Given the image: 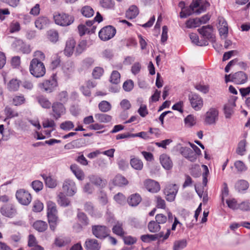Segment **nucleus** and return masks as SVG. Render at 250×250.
I'll list each match as a JSON object with an SVG mask.
<instances>
[{
    "label": "nucleus",
    "instance_id": "nucleus-1",
    "mask_svg": "<svg viewBox=\"0 0 250 250\" xmlns=\"http://www.w3.org/2000/svg\"><path fill=\"white\" fill-rule=\"evenodd\" d=\"M209 5V3L205 0H193L189 7L182 9L180 17L186 18L194 13L199 14L205 11Z\"/></svg>",
    "mask_w": 250,
    "mask_h": 250
},
{
    "label": "nucleus",
    "instance_id": "nucleus-2",
    "mask_svg": "<svg viewBox=\"0 0 250 250\" xmlns=\"http://www.w3.org/2000/svg\"><path fill=\"white\" fill-rule=\"evenodd\" d=\"M47 216L50 229L54 231L56 229L59 219L57 206L55 203L50 201L47 203Z\"/></svg>",
    "mask_w": 250,
    "mask_h": 250
},
{
    "label": "nucleus",
    "instance_id": "nucleus-3",
    "mask_svg": "<svg viewBox=\"0 0 250 250\" xmlns=\"http://www.w3.org/2000/svg\"><path fill=\"white\" fill-rule=\"evenodd\" d=\"M29 71L34 77L40 78L45 75L46 69L43 62L32 60L30 63Z\"/></svg>",
    "mask_w": 250,
    "mask_h": 250
},
{
    "label": "nucleus",
    "instance_id": "nucleus-4",
    "mask_svg": "<svg viewBox=\"0 0 250 250\" xmlns=\"http://www.w3.org/2000/svg\"><path fill=\"white\" fill-rule=\"evenodd\" d=\"M57 86L58 82L55 74H53L49 79L45 80L39 83L40 89L47 93L52 92Z\"/></svg>",
    "mask_w": 250,
    "mask_h": 250
},
{
    "label": "nucleus",
    "instance_id": "nucleus-5",
    "mask_svg": "<svg viewBox=\"0 0 250 250\" xmlns=\"http://www.w3.org/2000/svg\"><path fill=\"white\" fill-rule=\"evenodd\" d=\"M53 19L56 24L62 26H68L74 21L73 16L64 13H55Z\"/></svg>",
    "mask_w": 250,
    "mask_h": 250
},
{
    "label": "nucleus",
    "instance_id": "nucleus-6",
    "mask_svg": "<svg viewBox=\"0 0 250 250\" xmlns=\"http://www.w3.org/2000/svg\"><path fill=\"white\" fill-rule=\"evenodd\" d=\"M116 33V29L111 25L106 26L102 28L99 32V37L103 41L112 39Z\"/></svg>",
    "mask_w": 250,
    "mask_h": 250
},
{
    "label": "nucleus",
    "instance_id": "nucleus-7",
    "mask_svg": "<svg viewBox=\"0 0 250 250\" xmlns=\"http://www.w3.org/2000/svg\"><path fill=\"white\" fill-rule=\"evenodd\" d=\"M62 189L64 193L69 196H72L77 192L75 183L69 179H66L63 181Z\"/></svg>",
    "mask_w": 250,
    "mask_h": 250
},
{
    "label": "nucleus",
    "instance_id": "nucleus-8",
    "mask_svg": "<svg viewBox=\"0 0 250 250\" xmlns=\"http://www.w3.org/2000/svg\"><path fill=\"white\" fill-rule=\"evenodd\" d=\"M16 196L18 202L24 206L28 205L32 200L31 194L23 189L18 190L16 192Z\"/></svg>",
    "mask_w": 250,
    "mask_h": 250
},
{
    "label": "nucleus",
    "instance_id": "nucleus-9",
    "mask_svg": "<svg viewBox=\"0 0 250 250\" xmlns=\"http://www.w3.org/2000/svg\"><path fill=\"white\" fill-rule=\"evenodd\" d=\"M169 235H142L141 239L145 243H153L159 246L167 240Z\"/></svg>",
    "mask_w": 250,
    "mask_h": 250
},
{
    "label": "nucleus",
    "instance_id": "nucleus-10",
    "mask_svg": "<svg viewBox=\"0 0 250 250\" xmlns=\"http://www.w3.org/2000/svg\"><path fill=\"white\" fill-rule=\"evenodd\" d=\"M178 190V187L175 184H169L165 188L164 192L167 201L172 202L175 199Z\"/></svg>",
    "mask_w": 250,
    "mask_h": 250
},
{
    "label": "nucleus",
    "instance_id": "nucleus-11",
    "mask_svg": "<svg viewBox=\"0 0 250 250\" xmlns=\"http://www.w3.org/2000/svg\"><path fill=\"white\" fill-rule=\"evenodd\" d=\"M188 100L191 106L195 110H200L203 105V99L198 94L191 93L188 95Z\"/></svg>",
    "mask_w": 250,
    "mask_h": 250
},
{
    "label": "nucleus",
    "instance_id": "nucleus-12",
    "mask_svg": "<svg viewBox=\"0 0 250 250\" xmlns=\"http://www.w3.org/2000/svg\"><path fill=\"white\" fill-rule=\"evenodd\" d=\"M53 116L58 119L65 113V108L63 104L59 102H55L51 104Z\"/></svg>",
    "mask_w": 250,
    "mask_h": 250
},
{
    "label": "nucleus",
    "instance_id": "nucleus-13",
    "mask_svg": "<svg viewBox=\"0 0 250 250\" xmlns=\"http://www.w3.org/2000/svg\"><path fill=\"white\" fill-rule=\"evenodd\" d=\"M0 212L5 217H12L16 213V208L13 204L7 203L0 208Z\"/></svg>",
    "mask_w": 250,
    "mask_h": 250
},
{
    "label": "nucleus",
    "instance_id": "nucleus-14",
    "mask_svg": "<svg viewBox=\"0 0 250 250\" xmlns=\"http://www.w3.org/2000/svg\"><path fill=\"white\" fill-rule=\"evenodd\" d=\"M198 31L204 38L210 40L211 42L215 41V37L212 33L213 28L211 25L203 26L202 28H199Z\"/></svg>",
    "mask_w": 250,
    "mask_h": 250
},
{
    "label": "nucleus",
    "instance_id": "nucleus-15",
    "mask_svg": "<svg viewBox=\"0 0 250 250\" xmlns=\"http://www.w3.org/2000/svg\"><path fill=\"white\" fill-rule=\"evenodd\" d=\"M218 111L214 108H211L206 114L205 123L208 125L215 123L218 120Z\"/></svg>",
    "mask_w": 250,
    "mask_h": 250
},
{
    "label": "nucleus",
    "instance_id": "nucleus-16",
    "mask_svg": "<svg viewBox=\"0 0 250 250\" xmlns=\"http://www.w3.org/2000/svg\"><path fill=\"white\" fill-rule=\"evenodd\" d=\"M181 154L186 159L190 162H195L197 158L196 156V153L189 147H182L180 149Z\"/></svg>",
    "mask_w": 250,
    "mask_h": 250
},
{
    "label": "nucleus",
    "instance_id": "nucleus-17",
    "mask_svg": "<svg viewBox=\"0 0 250 250\" xmlns=\"http://www.w3.org/2000/svg\"><path fill=\"white\" fill-rule=\"evenodd\" d=\"M144 186L148 191L152 193H156L160 189L158 182L151 179H147L144 182Z\"/></svg>",
    "mask_w": 250,
    "mask_h": 250
},
{
    "label": "nucleus",
    "instance_id": "nucleus-18",
    "mask_svg": "<svg viewBox=\"0 0 250 250\" xmlns=\"http://www.w3.org/2000/svg\"><path fill=\"white\" fill-rule=\"evenodd\" d=\"M248 80V76L243 71H238L232 74L231 82L237 84H243Z\"/></svg>",
    "mask_w": 250,
    "mask_h": 250
},
{
    "label": "nucleus",
    "instance_id": "nucleus-19",
    "mask_svg": "<svg viewBox=\"0 0 250 250\" xmlns=\"http://www.w3.org/2000/svg\"><path fill=\"white\" fill-rule=\"evenodd\" d=\"M160 161L163 167L167 170L170 169L173 167V163L167 154H162L160 157Z\"/></svg>",
    "mask_w": 250,
    "mask_h": 250
},
{
    "label": "nucleus",
    "instance_id": "nucleus-20",
    "mask_svg": "<svg viewBox=\"0 0 250 250\" xmlns=\"http://www.w3.org/2000/svg\"><path fill=\"white\" fill-rule=\"evenodd\" d=\"M218 30L221 36H224L225 38L228 34V24L225 19L223 18H219L218 19Z\"/></svg>",
    "mask_w": 250,
    "mask_h": 250
},
{
    "label": "nucleus",
    "instance_id": "nucleus-21",
    "mask_svg": "<svg viewBox=\"0 0 250 250\" xmlns=\"http://www.w3.org/2000/svg\"><path fill=\"white\" fill-rule=\"evenodd\" d=\"M93 234H108L109 229L104 225H93L91 227Z\"/></svg>",
    "mask_w": 250,
    "mask_h": 250
},
{
    "label": "nucleus",
    "instance_id": "nucleus-22",
    "mask_svg": "<svg viewBox=\"0 0 250 250\" xmlns=\"http://www.w3.org/2000/svg\"><path fill=\"white\" fill-rule=\"evenodd\" d=\"M86 250H100L101 246L96 239H87L85 242Z\"/></svg>",
    "mask_w": 250,
    "mask_h": 250
},
{
    "label": "nucleus",
    "instance_id": "nucleus-23",
    "mask_svg": "<svg viewBox=\"0 0 250 250\" xmlns=\"http://www.w3.org/2000/svg\"><path fill=\"white\" fill-rule=\"evenodd\" d=\"M75 44L76 42L73 39H69L66 41L65 48L64 50L65 55L70 56L72 55Z\"/></svg>",
    "mask_w": 250,
    "mask_h": 250
},
{
    "label": "nucleus",
    "instance_id": "nucleus-24",
    "mask_svg": "<svg viewBox=\"0 0 250 250\" xmlns=\"http://www.w3.org/2000/svg\"><path fill=\"white\" fill-rule=\"evenodd\" d=\"M49 23V20L46 17L40 16L35 21L36 28L40 30L44 28Z\"/></svg>",
    "mask_w": 250,
    "mask_h": 250
},
{
    "label": "nucleus",
    "instance_id": "nucleus-25",
    "mask_svg": "<svg viewBox=\"0 0 250 250\" xmlns=\"http://www.w3.org/2000/svg\"><path fill=\"white\" fill-rule=\"evenodd\" d=\"M71 242V239L68 237L63 235H59L56 238L54 244L58 247H62L68 244Z\"/></svg>",
    "mask_w": 250,
    "mask_h": 250
},
{
    "label": "nucleus",
    "instance_id": "nucleus-26",
    "mask_svg": "<svg viewBox=\"0 0 250 250\" xmlns=\"http://www.w3.org/2000/svg\"><path fill=\"white\" fill-rule=\"evenodd\" d=\"M70 169L78 179L79 180H83L84 179V172L78 165L76 164L72 165L70 166Z\"/></svg>",
    "mask_w": 250,
    "mask_h": 250
},
{
    "label": "nucleus",
    "instance_id": "nucleus-27",
    "mask_svg": "<svg viewBox=\"0 0 250 250\" xmlns=\"http://www.w3.org/2000/svg\"><path fill=\"white\" fill-rule=\"evenodd\" d=\"M88 178L91 183L96 186L103 187L105 185V181L97 175H90Z\"/></svg>",
    "mask_w": 250,
    "mask_h": 250
},
{
    "label": "nucleus",
    "instance_id": "nucleus-28",
    "mask_svg": "<svg viewBox=\"0 0 250 250\" xmlns=\"http://www.w3.org/2000/svg\"><path fill=\"white\" fill-rule=\"evenodd\" d=\"M141 197L139 194L135 193L132 194L128 198L127 202L128 204L132 207H136L141 202Z\"/></svg>",
    "mask_w": 250,
    "mask_h": 250
},
{
    "label": "nucleus",
    "instance_id": "nucleus-29",
    "mask_svg": "<svg viewBox=\"0 0 250 250\" xmlns=\"http://www.w3.org/2000/svg\"><path fill=\"white\" fill-rule=\"evenodd\" d=\"M4 112L6 116V119H12L19 116L18 111L8 106L5 107Z\"/></svg>",
    "mask_w": 250,
    "mask_h": 250
},
{
    "label": "nucleus",
    "instance_id": "nucleus-30",
    "mask_svg": "<svg viewBox=\"0 0 250 250\" xmlns=\"http://www.w3.org/2000/svg\"><path fill=\"white\" fill-rule=\"evenodd\" d=\"M113 183L115 186L122 187L128 184V181L124 176L121 175H117L113 179Z\"/></svg>",
    "mask_w": 250,
    "mask_h": 250
},
{
    "label": "nucleus",
    "instance_id": "nucleus-31",
    "mask_svg": "<svg viewBox=\"0 0 250 250\" xmlns=\"http://www.w3.org/2000/svg\"><path fill=\"white\" fill-rule=\"evenodd\" d=\"M139 14V10L135 5L131 6L126 12V17L129 19H133Z\"/></svg>",
    "mask_w": 250,
    "mask_h": 250
},
{
    "label": "nucleus",
    "instance_id": "nucleus-32",
    "mask_svg": "<svg viewBox=\"0 0 250 250\" xmlns=\"http://www.w3.org/2000/svg\"><path fill=\"white\" fill-rule=\"evenodd\" d=\"M33 226L35 229L41 232L45 231L48 227L47 224L42 220H38L35 222Z\"/></svg>",
    "mask_w": 250,
    "mask_h": 250
},
{
    "label": "nucleus",
    "instance_id": "nucleus-33",
    "mask_svg": "<svg viewBox=\"0 0 250 250\" xmlns=\"http://www.w3.org/2000/svg\"><path fill=\"white\" fill-rule=\"evenodd\" d=\"M77 217L82 226H86L89 224V220L88 217L84 212L80 211V209H78Z\"/></svg>",
    "mask_w": 250,
    "mask_h": 250
},
{
    "label": "nucleus",
    "instance_id": "nucleus-34",
    "mask_svg": "<svg viewBox=\"0 0 250 250\" xmlns=\"http://www.w3.org/2000/svg\"><path fill=\"white\" fill-rule=\"evenodd\" d=\"M57 201L58 204L62 207H67L70 204L69 199L62 192H60L58 194Z\"/></svg>",
    "mask_w": 250,
    "mask_h": 250
},
{
    "label": "nucleus",
    "instance_id": "nucleus-35",
    "mask_svg": "<svg viewBox=\"0 0 250 250\" xmlns=\"http://www.w3.org/2000/svg\"><path fill=\"white\" fill-rule=\"evenodd\" d=\"M187 246L186 239H180L175 241L174 242L173 250H182Z\"/></svg>",
    "mask_w": 250,
    "mask_h": 250
},
{
    "label": "nucleus",
    "instance_id": "nucleus-36",
    "mask_svg": "<svg viewBox=\"0 0 250 250\" xmlns=\"http://www.w3.org/2000/svg\"><path fill=\"white\" fill-rule=\"evenodd\" d=\"M95 118L100 122L107 123L112 120V117L109 115L102 113H97L95 115Z\"/></svg>",
    "mask_w": 250,
    "mask_h": 250
},
{
    "label": "nucleus",
    "instance_id": "nucleus-37",
    "mask_svg": "<svg viewBox=\"0 0 250 250\" xmlns=\"http://www.w3.org/2000/svg\"><path fill=\"white\" fill-rule=\"evenodd\" d=\"M43 179L44 180L46 186L50 188H54L57 186V181L52 178L51 176H47L45 175H42Z\"/></svg>",
    "mask_w": 250,
    "mask_h": 250
},
{
    "label": "nucleus",
    "instance_id": "nucleus-38",
    "mask_svg": "<svg viewBox=\"0 0 250 250\" xmlns=\"http://www.w3.org/2000/svg\"><path fill=\"white\" fill-rule=\"evenodd\" d=\"M39 104L44 108H49L51 106V103L49 100L43 96H40L37 98Z\"/></svg>",
    "mask_w": 250,
    "mask_h": 250
},
{
    "label": "nucleus",
    "instance_id": "nucleus-39",
    "mask_svg": "<svg viewBox=\"0 0 250 250\" xmlns=\"http://www.w3.org/2000/svg\"><path fill=\"white\" fill-rule=\"evenodd\" d=\"M131 167L135 169L140 170L143 167V163L142 161L136 158H132L130 161Z\"/></svg>",
    "mask_w": 250,
    "mask_h": 250
},
{
    "label": "nucleus",
    "instance_id": "nucleus-40",
    "mask_svg": "<svg viewBox=\"0 0 250 250\" xmlns=\"http://www.w3.org/2000/svg\"><path fill=\"white\" fill-rule=\"evenodd\" d=\"M20 81L17 79H12L8 83L7 88L11 91H17L20 87Z\"/></svg>",
    "mask_w": 250,
    "mask_h": 250
},
{
    "label": "nucleus",
    "instance_id": "nucleus-41",
    "mask_svg": "<svg viewBox=\"0 0 250 250\" xmlns=\"http://www.w3.org/2000/svg\"><path fill=\"white\" fill-rule=\"evenodd\" d=\"M81 12L82 15L86 18H90L93 16L94 13V10L92 8L88 5L83 7Z\"/></svg>",
    "mask_w": 250,
    "mask_h": 250
},
{
    "label": "nucleus",
    "instance_id": "nucleus-42",
    "mask_svg": "<svg viewBox=\"0 0 250 250\" xmlns=\"http://www.w3.org/2000/svg\"><path fill=\"white\" fill-rule=\"evenodd\" d=\"M100 5L104 9H111L114 7L115 2L113 0H101Z\"/></svg>",
    "mask_w": 250,
    "mask_h": 250
},
{
    "label": "nucleus",
    "instance_id": "nucleus-43",
    "mask_svg": "<svg viewBox=\"0 0 250 250\" xmlns=\"http://www.w3.org/2000/svg\"><path fill=\"white\" fill-rule=\"evenodd\" d=\"M98 107L102 112H106L111 109V105L109 102L103 101L99 104Z\"/></svg>",
    "mask_w": 250,
    "mask_h": 250
},
{
    "label": "nucleus",
    "instance_id": "nucleus-44",
    "mask_svg": "<svg viewBox=\"0 0 250 250\" xmlns=\"http://www.w3.org/2000/svg\"><path fill=\"white\" fill-rule=\"evenodd\" d=\"M112 231L115 234H124L125 231L123 227V223L118 222L113 226Z\"/></svg>",
    "mask_w": 250,
    "mask_h": 250
},
{
    "label": "nucleus",
    "instance_id": "nucleus-45",
    "mask_svg": "<svg viewBox=\"0 0 250 250\" xmlns=\"http://www.w3.org/2000/svg\"><path fill=\"white\" fill-rule=\"evenodd\" d=\"M246 146V141L245 140H241L238 145L236 149V153L240 155H243L245 152Z\"/></svg>",
    "mask_w": 250,
    "mask_h": 250
},
{
    "label": "nucleus",
    "instance_id": "nucleus-46",
    "mask_svg": "<svg viewBox=\"0 0 250 250\" xmlns=\"http://www.w3.org/2000/svg\"><path fill=\"white\" fill-rule=\"evenodd\" d=\"M84 210L88 214L93 216L95 214V209L93 204L91 202H86L83 205Z\"/></svg>",
    "mask_w": 250,
    "mask_h": 250
},
{
    "label": "nucleus",
    "instance_id": "nucleus-47",
    "mask_svg": "<svg viewBox=\"0 0 250 250\" xmlns=\"http://www.w3.org/2000/svg\"><path fill=\"white\" fill-rule=\"evenodd\" d=\"M121 236L125 245H131L136 242L137 239L136 237L131 235H120Z\"/></svg>",
    "mask_w": 250,
    "mask_h": 250
},
{
    "label": "nucleus",
    "instance_id": "nucleus-48",
    "mask_svg": "<svg viewBox=\"0 0 250 250\" xmlns=\"http://www.w3.org/2000/svg\"><path fill=\"white\" fill-rule=\"evenodd\" d=\"M186 24L188 28L196 27L200 26V21L198 18L190 19L186 21Z\"/></svg>",
    "mask_w": 250,
    "mask_h": 250
},
{
    "label": "nucleus",
    "instance_id": "nucleus-49",
    "mask_svg": "<svg viewBox=\"0 0 250 250\" xmlns=\"http://www.w3.org/2000/svg\"><path fill=\"white\" fill-rule=\"evenodd\" d=\"M160 228V225L155 221H151L148 224V229L151 232H157Z\"/></svg>",
    "mask_w": 250,
    "mask_h": 250
},
{
    "label": "nucleus",
    "instance_id": "nucleus-50",
    "mask_svg": "<svg viewBox=\"0 0 250 250\" xmlns=\"http://www.w3.org/2000/svg\"><path fill=\"white\" fill-rule=\"evenodd\" d=\"M235 187L239 191L245 190L248 188L249 184L245 180H239L236 183Z\"/></svg>",
    "mask_w": 250,
    "mask_h": 250
},
{
    "label": "nucleus",
    "instance_id": "nucleus-51",
    "mask_svg": "<svg viewBox=\"0 0 250 250\" xmlns=\"http://www.w3.org/2000/svg\"><path fill=\"white\" fill-rule=\"evenodd\" d=\"M13 104L15 106H19L23 104L25 102V99L23 95L15 96L12 100Z\"/></svg>",
    "mask_w": 250,
    "mask_h": 250
},
{
    "label": "nucleus",
    "instance_id": "nucleus-52",
    "mask_svg": "<svg viewBox=\"0 0 250 250\" xmlns=\"http://www.w3.org/2000/svg\"><path fill=\"white\" fill-rule=\"evenodd\" d=\"M60 126L62 129L68 131L74 127V125L72 122L67 121L61 123Z\"/></svg>",
    "mask_w": 250,
    "mask_h": 250
},
{
    "label": "nucleus",
    "instance_id": "nucleus-53",
    "mask_svg": "<svg viewBox=\"0 0 250 250\" xmlns=\"http://www.w3.org/2000/svg\"><path fill=\"white\" fill-rule=\"evenodd\" d=\"M110 81L114 84H117L120 81V74L117 71H113L110 76Z\"/></svg>",
    "mask_w": 250,
    "mask_h": 250
},
{
    "label": "nucleus",
    "instance_id": "nucleus-54",
    "mask_svg": "<svg viewBox=\"0 0 250 250\" xmlns=\"http://www.w3.org/2000/svg\"><path fill=\"white\" fill-rule=\"evenodd\" d=\"M59 35L56 31L50 30L48 32V38L52 42H56L58 40Z\"/></svg>",
    "mask_w": 250,
    "mask_h": 250
},
{
    "label": "nucleus",
    "instance_id": "nucleus-55",
    "mask_svg": "<svg viewBox=\"0 0 250 250\" xmlns=\"http://www.w3.org/2000/svg\"><path fill=\"white\" fill-rule=\"evenodd\" d=\"M134 87V83L131 80L125 81L123 85L124 90L126 92L130 91Z\"/></svg>",
    "mask_w": 250,
    "mask_h": 250
},
{
    "label": "nucleus",
    "instance_id": "nucleus-56",
    "mask_svg": "<svg viewBox=\"0 0 250 250\" xmlns=\"http://www.w3.org/2000/svg\"><path fill=\"white\" fill-rule=\"evenodd\" d=\"M234 167L238 171L243 172L247 169V167L245 164L241 161H237L234 163Z\"/></svg>",
    "mask_w": 250,
    "mask_h": 250
},
{
    "label": "nucleus",
    "instance_id": "nucleus-57",
    "mask_svg": "<svg viewBox=\"0 0 250 250\" xmlns=\"http://www.w3.org/2000/svg\"><path fill=\"white\" fill-rule=\"evenodd\" d=\"M43 209V204L39 200H36L33 203V210L34 212H39Z\"/></svg>",
    "mask_w": 250,
    "mask_h": 250
},
{
    "label": "nucleus",
    "instance_id": "nucleus-58",
    "mask_svg": "<svg viewBox=\"0 0 250 250\" xmlns=\"http://www.w3.org/2000/svg\"><path fill=\"white\" fill-rule=\"evenodd\" d=\"M58 100L63 103H65L68 100V93L66 91H62L59 92L57 95Z\"/></svg>",
    "mask_w": 250,
    "mask_h": 250
},
{
    "label": "nucleus",
    "instance_id": "nucleus-59",
    "mask_svg": "<svg viewBox=\"0 0 250 250\" xmlns=\"http://www.w3.org/2000/svg\"><path fill=\"white\" fill-rule=\"evenodd\" d=\"M224 113L226 118H230L233 113V108L232 105L227 104L224 107Z\"/></svg>",
    "mask_w": 250,
    "mask_h": 250
},
{
    "label": "nucleus",
    "instance_id": "nucleus-60",
    "mask_svg": "<svg viewBox=\"0 0 250 250\" xmlns=\"http://www.w3.org/2000/svg\"><path fill=\"white\" fill-rule=\"evenodd\" d=\"M34 58L32 60H36L37 61L42 62L45 60L44 54L39 50L36 51L33 54Z\"/></svg>",
    "mask_w": 250,
    "mask_h": 250
},
{
    "label": "nucleus",
    "instance_id": "nucleus-61",
    "mask_svg": "<svg viewBox=\"0 0 250 250\" xmlns=\"http://www.w3.org/2000/svg\"><path fill=\"white\" fill-rule=\"evenodd\" d=\"M178 225L181 228L182 226V224L179 221L177 217H174V221L172 225L171 229H167V232L165 234H170L171 231L175 230L176 228Z\"/></svg>",
    "mask_w": 250,
    "mask_h": 250
},
{
    "label": "nucleus",
    "instance_id": "nucleus-62",
    "mask_svg": "<svg viewBox=\"0 0 250 250\" xmlns=\"http://www.w3.org/2000/svg\"><path fill=\"white\" fill-rule=\"evenodd\" d=\"M32 187L34 190L38 192L41 190L43 188V184L42 182L39 180H35L32 183Z\"/></svg>",
    "mask_w": 250,
    "mask_h": 250
},
{
    "label": "nucleus",
    "instance_id": "nucleus-63",
    "mask_svg": "<svg viewBox=\"0 0 250 250\" xmlns=\"http://www.w3.org/2000/svg\"><path fill=\"white\" fill-rule=\"evenodd\" d=\"M87 46V42L85 41H82L80 42L78 45L76 47V53L80 54L85 49Z\"/></svg>",
    "mask_w": 250,
    "mask_h": 250
},
{
    "label": "nucleus",
    "instance_id": "nucleus-64",
    "mask_svg": "<svg viewBox=\"0 0 250 250\" xmlns=\"http://www.w3.org/2000/svg\"><path fill=\"white\" fill-rule=\"evenodd\" d=\"M98 199L100 203L103 205H106L108 202L106 194L102 191L100 192Z\"/></svg>",
    "mask_w": 250,
    "mask_h": 250
}]
</instances>
